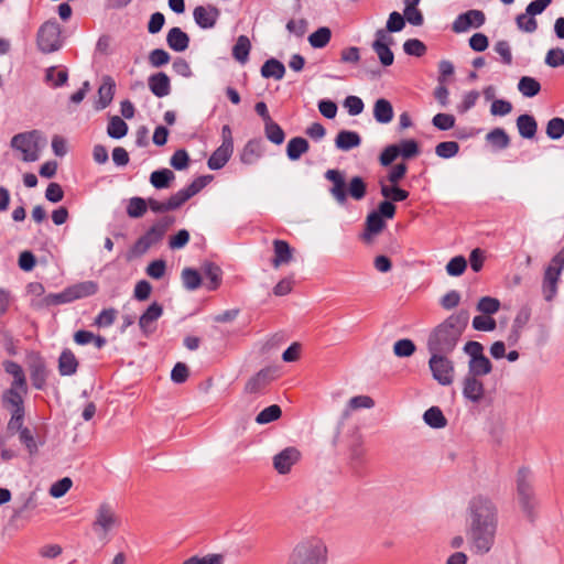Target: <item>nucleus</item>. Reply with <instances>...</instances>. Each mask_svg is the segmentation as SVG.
I'll list each match as a JSON object with an SVG mask.
<instances>
[{
	"instance_id": "1",
	"label": "nucleus",
	"mask_w": 564,
	"mask_h": 564,
	"mask_svg": "<svg viewBox=\"0 0 564 564\" xmlns=\"http://www.w3.org/2000/svg\"><path fill=\"white\" fill-rule=\"evenodd\" d=\"M466 538L475 554H487L495 544L498 528V510L490 498L478 495L467 508Z\"/></svg>"
},
{
	"instance_id": "2",
	"label": "nucleus",
	"mask_w": 564,
	"mask_h": 564,
	"mask_svg": "<svg viewBox=\"0 0 564 564\" xmlns=\"http://www.w3.org/2000/svg\"><path fill=\"white\" fill-rule=\"evenodd\" d=\"M469 322L467 310L449 315L441 324L434 327L426 341L429 352L452 354Z\"/></svg>"
},
{
	"instance_id": "3",
	"label": "nucleus",
	"mask_w": 564,
	"mask_h": 564,
	"mask_svg": "<svg viewBox=\"0 0 564 564\" xmlns=\"http://www.w3.org/2000/svg\"><path fill=\"white\" fill-rule=\"evenodd\" d=\"M324 177L332 182L333 185L328 192L339 205H345L348 196L355 200H361L367 194V184L361 176L351 177L347 184L344 171L330 169L324 173Z\"/></svg>"
},
{
	"instance_id": "4",
	"label": "nucleus",
	"mask_w": 564,
	"mask_h": 564,
	"mask_svg": "<svg viewBox=\"0 0 564 564\" xmlns=\"http://www.w3.org/2000/svg\"><path fill=\"white\" fill-rule=\"evenodd\" d=\"M327 546L318 538L305 539L297 543L288 560V564H327Z\"/></svg>"
},
{
	"instance_id": "5",
	"label": "nucleus",
	"mask_w": 564,
	"mask_h": 564,
	"mask_svg": "<svg viewBox=\"0 0 564 564\" xmlns=\"http://www.w3.org/2000/svg\"><path fill=\"white\" fill-rule=\"evenodd\" d=\"M517 495L520 507L530 521L534 520V510L538 500L531 481V473L528 468H520L517 474Z\"/></svg>"
},
{
	"instance_id": "6",
	"label": "nucleus",
	"mask_w": 564,
	"mask_h": 564,
	"mask_svg": "<svg viewBox=\"0 0 564 564\" xmlns=\"http://www.w3.org/2000/svg\"><path fill=\"white\" fill-rule=\"evenodd\" d=\"M98 292V284L94 281H84L75 283L59 293H51L45 296L47 305H59L70 303L75 300L91 296Z\"/></svg>"
},
{
	"instance_id": "7",
	"label": "nucleus",
	"mask_w": 564,
	"mask_h": 564,
	"mask_svg": "<svg viewBox=\"0 0 564 564\" xmlns=\"http://www.w3.org/2000/svg\"><path fill=\"white\" fill-rule=\"evenodd\" d=\"M564 270V247L551 259L546 267L542 281V293L544 300L553 301L557 294V283Z\"/></svg>"
},
{
	"instance_id": "8",
	"label": "nucleus",
	"mask_w": 564,
	"mask_h": 564,
	"mask_svg": "<svg viewBox=\"0 0 564 564\" xmlns=\"http://www.w3.org/2000/svg\"><path fill=\"white\" fill-rule=\"evenodd\" d=\"M429 368L432 377L441 386H449L454 381L455 367L453 360L448 358L449 354L430 352Z\"/></svg>"
},
{
	"instance_id": "9",
	"label": "nucleus",
	"mask_w": 564,
	"mask_h": 564,
	"mask_svg": "<svg viewBox=\"0 0 564 564\" xmlns=\"http://www.w3.org/2000/svg\"><path fill=\"white\" fill-rule=\"evenodd\" d=\"M37 47L43 53H52L62 47L61 26L56 20H50L37 30Z\"/></svg>"
},
{
	"instance_id": "10",
	"label": "nucleus",
	"mask_w": 564,
	"mask_h": 564,
	"mask_svg": "<svg viewBox=\"0 0 564 564\" xmlns=\"http://www.w3.org/2000/svg\"><path fill=\"white\" fill-rule=\"evenodd\" d=\"M212 180V175L199 176L195 178L187 187L182 188L171 195L170 198L166 199V205L169 206L170 212L180 208L189 198L199 193Z\"/></svg>"
},
{
	"instance_id": "11",
	"label": "nucleus",
	"mask_w": 564,
	"mask_h": 564,
	"mask_svg": "<svg viewBox=\"0 0 564 564\" xmlns=\"http://www.w3.org/2000/svg\"><path fill=\"white\" fill-rule=\"evenodd\" d=\"M212 180V175L199 176L195 178L187 187L182 188L171 195L170 198L166 199V205L169 206L170 212L180 208L189 198L199 193Z\"/></svg>"
},
{
	"instance_id": "12",
	"label": "nucleus",
	"mask_w": 564,
	"mask_h": 564,
	"mask_svg": "<svg viewBox=\"0 0 564 564\" xmlns=\"http://www.w3.org/2000/svg\"><path fill=\"white\" fill-rule=\"evenodd\" d=\"M10 147L22 161H35V131H26L13 135Z\"/></svg>"
},
{
	"instance_id": "13",
	"label": "nucleus",
	"mask_w": 564,
	"mask_h": 564,
	"mask_svg": "<svg viewBox=\"0 0 564 564\" xmlns=\"http://www.w3.org/2000/svg\"><path fill=\"white\" fill-rule=\"evenodd\" d=\"M486 22V15L482 11L471 9L456 17L452 24V30L455 33H464L470 28L478 29Z\"/></svg>"
},
{
	"instance_id": "14",
	"label": "nucleus",
	"mask_w": 564,
	"mask_h": 564,
	"mask_svg": "<svg viewBox=\"0 0 564 564\" xmlns=\"http://www.w3.org/2000/svg\"><path fill=\"white\" fill-rule=\"evenodd\" d=\"M301 453L297 448L290 446L273 456V467L280 475H286L300 460Z\"/></svg>"
},
{
	"instance_id": "15",
	"label": "nucleus",
	"mask_w": 564,
	"mask_h": 564,
	"mask_svg": "<svg viewBox=\"0 0 564 564\" xmlns=\"http://www.w3.org/2000/svg\"><path fill=\"white\" fill-rule=\"evenodd\" d=\"M367 463L366 449L360 441L355 442L348 449V468L354 477L360 478L364 476V467Z\"/></svg>"
},
{
	"instance_id": "16",
	"label": "nucleus",
	"mask_w": 564,
	"mask_h": 564,
	"mask_svg": "<svg viewBox=\"0 0 564 564\" xmlns=\"http://www.w3.org/2000/svg\"><path fill=\"white\" fill-rule=\"evenodd\" d=\"M219 17H220L219 9L212 4L197 6L193 10L194 21L203 30H208V29L215 28Z\"/></svg>"
},
{
	"instance_id": "17",
	"label": "nucleus",
	"mask_w": 564,
	"mask_h": 564,
	"mask_svg": "<svg viewBox=\"0 0 564 564\" xmlns=\"http://www.w3.org/2000/svg\"><path fill=\"white\" fill-rule=\"evenodd\" d=\"M118 524V518L115 514L113 509L111 506L107 502L101 503L96 513V520L93 523V528L96 532L99 530L102 531L104 534H106L108 531H110L113 527Z\"/></svg>"
},
{
	"instance_id": "18",
	"label": "nucleus",
	"mask_w": 564,
	"mask_h": 564,
	"mask_svg": "<svg viewBox=\"0 0 564 564\" xmlns=\"http://www.w3.org/2000/svg\"><path fill=\"white\" fill-rule=\"evenodd\" d=\"M479 378L466 375L463 379V395L473 403H479L485 395V387Z\"/></svg>"
},
{
	"instance_id": "19",
	"label": "nucleus",
	"mask_w": 564,
	"mask_h": 564,
	"mask_svg": "<svg viewBox=\"0 0 564 564\" xmlns=\"http://www.w3.org/2000/svg\"><path fill=\"white\" fill-rule=\"evenodd\" d=\"M163 235L153 225L132 246L137 256L144 254L153 245L163 239Z\"/></svg>"
},
{
	"instance_id": "20",
	"label": "nucleus",
	"mask_w": 564,
	"mask_h": 564,
	"mask_svg": "<svg viewBox=\"0 0 564 564\" xmlns=\"http://www.w3.org/2000/svg\"><path fill=\"white\" fill-rule=\"evenodd\" d=\"M163 314V306L158 302H153L140 316L139 327L144 336H149L153 333L154 328L151 324L158 321Z\"/></svg>"
},
{
	"instance_id": "21",
	"label": "nucleus",
	"mask_w": 564,
	"mask_h": 564,
	"mask_svg": "<svg viewBox=\"0 0 564 564\" xmlns=\"http://www.w3.org/2000/svg\"><path fill=\"white\" fill-rule=\"evenodd\" d=\"M264 153V145L263 141L260 138H254L249 140L241 153H240V161L243 164L251 165L254 164L260 158H262Z\"/></svg>"
},
{
	"instance_id": "22",
	"label": "nucleus",
	"mask_w": 564,
	"mask_h": 564,
	"mask_svg": "<svg viewBox=\"0 0 564 564\" xmlns=\"http://www.w3.org/2000/svg\"><path fill=\"white\" fill-rule=\"evenodd\" d=\"M148 86L150 91L158 98H163L171 93L170 77L163 72L150 75Z\"/></svg>"
},
{
	"instance_id": "23",
	"label": "nucleus",
	"mask_w": 564,
	"mask_h": 564,
	"mask_svg": "<svg viewBox=\"0 0 564 564\" xmlns=\"http://www.w3.org/2000/svg\"><path fill=\"white\" fill-rule=\"evenodd\" d=\"M274 257L271 261L273 268L278 269L283 264H288L293 259V249L290 243L285 240L275 239L273 240Z\"/></svg>"
},
{
	"instance_id": "24",
	"label": "nucleus",
	"mask_w": 564,
	"mask_h": 564,
	"mask_svg": "<svg viewBox=\"0 0 564 564\" xmlns=\"http://www.w3.org/2000/svg\"><path fill=\"white\" fill-rule=\"evenodd\" d=\"M191 39L181 28L174 26L166 34V43L174 52H184L188 48Z\"/></svg>"
},
{
	"instance_id": "25",
	"label": "nucleus",
	"mask_w": 564,
	"mask_h": 564,
	"mask_svg": "<svg viewBox=\"0 0 564 564\" xmlns=\"http://www.w3.org/2000/svg\"><path fill=\"white\" fill-rule=\"evenodd\" d=\"M116 83L111 76H105L98 89V101L96 109L101 110L108 107L115 96Z\"/></svg>"
},
{
	"instance_id": "26",
	"label": "nucleus",
	"mask_w": 564,
	"mask_h": 564,
	"mask_svg": "<svg viewBox=\"0 0 564 564\" xmlns=\"http://www.w3.org/2000/svg\"><path fill=\"white\" fill-rule=\"evenodd\" d=\"M79 362L75 354L65 348L58 357V372L62 377H70L77 372Z\"/></svg>"
},
{
	"instance_id": "27",
	"label": "nucleus",
	"mask_w": 564,
	"mask_h": 564,
	"mask_svg": "<svg viewBox=\"0 0 564 564\" xmlns=\"http://www.w3.org/2000/svg\"><path fill=\"white\" fill-rule=\"evenodd\" d=\"M26 393V386H14L8 389L2 395L4 406L12 408V411L23 408V395Z\"/></svg>"
},
{
	"instance_id": "28",
	"label": "nucleus",
	"mask_w": 564,
	"mask_h": 564,
	"mask_svg": "<svg viewBox=\"0 0 564 564\" xmlns=\"http://www.w3.org/2000/svg\"><path fill=\"white\" fill-rule=\"evenodd\" d=\"M272 379V370L270 368H263L247 381L245 391L247 393H257L268 386Z\"/></svg>"
},
{
	"instance_id": "29",
	"label": "nucleus",
	"mask_w": 564,
	"mask_h": 564,
	"mask_svg": "<svg viewBox=\"0 0 564 564\" xmlns=\"http://www.w3.org/2000/svg\"><path fill=\"white\" fill-rule=\"evenodd\" d=\"M67 80L68 70L66 68L57 69L56 66H50L44 72L43 83L50 88H59L64 86Z\"/></svg>"
},
{
	"instance_id": "30",
	"label": "nucleus",
	"mask_w": 564,
	"mask_h": 564,
	"mask_svg": "<svg viewBox=\"0 0 564 564\" xmlns=\"http://www.w3.org/2000/svg\"><path fill=\"white\" fill-rule=\"evenodd\" d=\"M361 138L358 132L350 130H340L335 138V145L338 150L350 151L359 147Z\"/></svg>"
},
{
	"instance_id": "31",
	"label": "nucleus",
	"mask_w": 564,
	"mask_h": 564,
	"mask_svg": "<svg viewBox=\"0 0 564 564\" xmlns=\"http://www.w3.org/2000/svg\"><path fill=\"white\" fill-rule=\"evenodd\" d=\"M386 227V221L380 215L371 212L366 217L365 223V231L362 234V239L366 241H370L373 236L380 234Z\"/></svg>"
},
{
	"instance_id": "32",
	"label": "nucleus",
	"mask_w": 564,
	"mask_h": 564,
	"mask_svg": "<svg viewBox=\"0 0 564 564\" xmlns=\"http://www.w3.org/2000/svg\"><path fill=\"white\" fill-rule=\"evenodd\" d=\"M232 153V148L219 145L209 156L207 161V166L213 171L223 169L230 160Z\"/></svg>"
},
{
	"instance_id": "33",
	"label": "nucleus",
	"mask_w": 564,
	"mask_h": 564,
	"mask_svg": "<svg viewBox=\"0 0 564 564\" xmlns=\"http://www.w3.org/2000/svg\"><path fill=\"white\" fill-rule=\"evenodd\" d=\"M310 150L308 141L303 137H294L286 144V156L290 161H297Z\"/></svg>"
},
{
	"instance_id": "34",
	"label": "nucleus",
	"mask_w": 564,
	"mask_h": 564,
	"mask_svg": "<svg viewBox=\"0 0 564 564\" xmlns=\"http://www.w3.org/2000/svg\"><path fill=\"white\" fill-rule=\"evenodd\" d=\"M517 128L523 139H533L538 131V122L532 115L523 113L517 118Z\"/></svg>"
},
{
	"instance_id": "35",
	"label": "nucleus",
	"mask_w": 564,
	"mask_h": 564,
	"mask_svg": "<svg viewBox=\"0 0 564 564\" xmlns=\"http://www.w3.org/2000/svg\"><path fill=\"white\" fill-rule=\"evenodd\" d=\"M203 273L207 280L206 288L215 291L219 288L223 279V270L214 262H206L203 265Z\"/></svg>"
},
{
	"instance_id": "36",
	"label": "nucleus",
	"mask_w": 564,
	"mask_h": 564,
	"mask_svg": "<svg viewBox=\"0 0 564 564\" xmlns=\"http://www.w3.org/2000/svg\"><path fill=\"white\" fill-rule=\"evenodd\" d=\"M492 371V364L489 358L484 355L480 358L474 357L468 360L467 376L484 377Z\"/></svg>"
},
{
	"instance_id": "37",
	"label": "nucleus",
	"mask_w": 564,
	"mask_h": 564,
	"mask_svg": "<svg viewBox=\"0 0 564 564\" xmlns=\"http://www.w3.org/2000/svg\"><path fill=\"white\" fill-rule=\"evenodd\" d=\"M380 185V194L384 197L386 200H390L392 203L403 202L408 199L410 193L406 189L394 184L388 185L383 180L379 181Z\"/></svg>"
},
{
	"instance_id": "38",
	"label": "nucleus",
	"mask_w": 564,
	"mask_h": 564,
	"mask_svg": "<svg viewBox=\"0 0 564 564\" xmlns=\"http://www.w3.org/2000/svg\"><path fill=\"white\" fill-rule=\"evenodd\" d=\"M393 107L388 99L380 98L375 102L373 117L379 123H389L393 119Z\"/></svg>"
},
{
	"instance_id": "39",
	"label": "nucleus",
	"mask_w": 564,
	"mask_h": 564,
	"mask_svg": "<svg viewBox=\"0 0 564 564\" xmlns=\"http://www.w3.org/2000/svg\"><path fill=\"white\" fill-rule=\"evenodd\" d=\"M285 75V66L276 58H269L261 66V76L264 78H274L280 80Z\"/></svg>"
},
{
	"instance_id": "40",
	"label": "nucleus",
	"mask_w": 564,
	"mask_h": 564,
	"mask_svg": "<svg viewBox=\"0 0 564 564\" xmlns=\"http://www.w3.org/2000/svg\"><path fill=\"white\" fill-rule=\"evenodd\" d=\"M175 178V174L169 169L153 171L150 175V183L156 189L167 188Z\"/></svg>"
},
{
	"instance_id": "41",
	"label": "nucleus",
	"mask_w": 564,
	"mask_h": 564,
	"mask_svg": "<svg viewBox=\"0 0 564 564\" xmlns=\"http://www.w3.org/2000/svg\"><path fill=\"white\" fill-rule=\"evenodd\" d=\"M486 140L496 150H505L510 145V137L502 128H495L487 133Z\"/></svg>"
},
{
	"instance_id": "42",
	"label": "nucleus",
	"mask_w": 564,
	"mask_h": 564,
	"mask_svg": "<svg viewBox=\"0 0 564 564\" xmlns=\"http://www.w3.org/2000/svg\"><path fill=\"white\" fill-rule=\"evenodd\" d=\"M250 50L251 43L248 36L240 35L232 47V56L237 62L245 64L249 58Z\"/></svg>"
},
{
	"instance_id": "43",
	"label": "nucleus",
	"mask_w": 564,
	"mask_h": 564,
	"mask_svg": "<svg viewBox=\"0 0 564 564\" xmlns=\"http://www.w3.org/2000/svg\"><path fill=\"white\" fill-rule=\"evenodd\" d=\"M423 420L433 429H443L447 424V420L438 406H431L427 409L424 412Z\"/></svg>"
},
{
	"instance_id": "44",
	"label": "nucleus",
	"mask_w": 564,
	"mask_h": 564,
	"mask_svg": "<svg viewBox=\"0 0 564 564\" xmlns=\"http://www.w3.org/2000/svg\"><path fill=\"white\" fill-rule=\"evenodd\" d=\"M181 279L183 286L188 291L197 290L202 285V274L193 268H184Z\"/></svg>"
},
{
	"instance_id": "45",
	"label": "nucleus",
	"mask_w": 564,
	"mask_h": 564,
	"mask_svg": "<svg viewBox=\"0 0 564 564\" xmlns=\"http://www.w3.org/2000/svg\"><path fill=\"white\" fill-rule=\"evenodd\" d=\"M518 89L524 97L532 98L540 93L541 85L535 78L523 76L518 83Z\"/></svg>"
},
{
	"instance_id": "46",
	"label": "nucleus",
	"mask_w": 564,
	"mask_h": 564,
	"mask_svg": "<svg viewBox=\"0 0 564 564\" xmlns=\"http://www.w3.org/2000/svg\"><path fill=\"white\" fill-rule=\"evenodd\" d=\"M332 37V31L327 26H321L308 36V42L314 48L325 47Z\"/></svg>"
},
{
	"instance_id": "47",
	"label": "nucleus",
	"mask_w": 564,
	"mask_h": 564,
	"mask_svg": "<svg viewBox=\"0 0 564 564\" xmlns=\"http://www.w3.org/2000/svg\"><path fill=\"white\" fill-rule=\"evenodd\" d=\"M107 133L112 139H121L128 133V124L122 118L113 116L109 120Z\"/></svg>"
},
{
	"instance_id": "48",
	"label": "nucleus",
	"mask_w": 564,
	"mask_h": 564,
	"mask_svg": "<svg viewBox=\"0 0 564 564\" xmlns=\"http://www.w3.org/2000/svg\"><path fill=\"white\" fill-rule=\"evenodd\" d=\"M264 134L270 142L276 145L282 144L285 140V133L283 129L273 120L264 123Z\"/></svg>"
},
{
	"instance_id": "49",
	"label": "nucleus",
	"mask_w": 564,
	"mask_h": 564,
	"mask_svg": "<svg viewBox=\"0 0 564 564\" xmlns=\"http://www.w3.org/2000/svg\"><path fill=\"white\" fill-rule=\"evenodd\" d=\"M4 371L13 377V381L11 384L14 386H26L25 376L23 369L20 365L14 361L6 360L2 364Z\"/></svg>"
},
{
	"instance_id": "50",
	"label": "nucleus",
	"mask_w": 564,
	"mask_h": 564,
	"mask_svg": "<svg viewBox=\"0 0 564 564\" xmlns=\"http://www.w3.org/2000/svg\"><path fill=\"white\" fill-rule=\"evenodd\" d=\"M371 47L378 55V58L382 66L388 67L393 64L394 54L391 51L390 46L386 45V43L372 42Z\"/></svg>"
},
{
	"instance_id": "51",
	"label": "nucleus",
	"mask_w": 564,
	"mask_h": 564,
	"mask_svg": "<svg viewBox=\"0 0 564 564\" xmlns=\"http://www.w3.org/2000/svg\"><path fill=\"white\" fill-rule=\"evenodd\" d=\"M148 209L147 200L142 197H131L127 205V214L130 218H141Z\"/></svg>"
},
{
	"instance_id": "52",
	"label": "nucleus",
	"mask_w": 564,
	"mask_h": 564,
	"mask_svg": "<svg viewBox=\"0 0 564 564\" xmlns=\"http://www.w3.org/2000/svg\"><path fill=\"white\" fill-rule=\"evenodd\" d=\"M282 415V410L278 404H272L270 406L264 408L262 411L258 413L256 416V422L258 424H268L273 421H276Z\"/></svg>"
},
{
	"instance_id": "53",
	"label": "nucleus",
	"mask_w": 564,
	"mask_h": 564,
	"mask_svg": "<svg viewBox=\"0 0 564 564\" xmlns=\"http://www.w3.org/2000/svg\"><path fill=\"white\" fill-rule=\"evenodd\" d=\"M400 156L404 160L415 158L420 154L419 143L414 139H403L399 143Z\"/></svg>"
},
{
	"instance_id": "54",
	"label": "nucleus",
	"mask_w": 564,
	"mask_h": 564,
	"mask_svg": "<svg viewBox=\"0 0 564 564\" xmlns=\"http://www.w3.org/2000/svg\"><path fill=\"white\" fill-rule=\"evenodd\" d=\"M225 555L219 553H209L204 556L193 555L182 564H224Z\"/></svg>"
},
{
	"instance_id": "55",
	"label": "nucleus",
	"mask_w": 564,
	"mask_h": 564,
	"mask_svg": "<svg viewBox=\"0 0 564 564\" xmlns=\"http://www.w3.org/2000/svg\"><path fill=\"white\" fill-rule=\"evenodd\" d=\"M459 151V144L456 141L440 142L435 147V154L442 159H452Z\"/></svg>"
},
{
	"instance_id": "56",
	"label": "nucleus",
	"mask_w": 564,
	"mask_h": 564,
	"mask_svg": "<svg viewBox=\"0 0 564 564\" xmlns=\"http://www.w3.org/2000/svg\"><path fill=\"white\" fill-rule=\"evenodd\" d=\"M545 132L551 140L561 139L564 135V119L560 117L550 119Z\"/></svg>"
},
{
	"instance_id": "57",
	"label": "nucleus",
	"mask_w": 564,
	"mask_h": 564,
	"mask_svg": "<svg viewBox=\"0 0 564 564\" xmlns=\"http://www.w3.org/2000/svg\"><path fill=\"white\" fill-rule=\"evenodd\" d=\"M516 23L518 29L525 33H533L538 29V22L534 15L528 14L527 11L517 15Z\"/></svg>"
},
{
	"instance_id": "58",
	"label": "nucleus",
	"mask_w": 564,
	"mask_h": 564,
	"mask_svg": "<svg viewBox=\"0 0 564 564\" xmlns=\"http://www.w3.org/2000/svg\"><path fill=\"white\" fill-rule=\"evenodd\" d=\"M477 311L486 315H492L500 308V302L498 299L491 296H482L476 306Z\"/></svg>"
},
{
	"instance_id": "59",
	"label": "nucleus",
	"mask_w": 564,
	"mask_h": 564,
	"mask_svg": "<svg viewBox=\"0 0 564 564\" xmlns=\"http://www.w3.org/2000/svg\"><path fill=\"white\" fill-rule=\"evenodd\" d=\"M415 345L411 339H399L393 345V352L397 357H410L415 352Z\"/></svg>"
},
{
	"instance_id": "60",
	"label": "nucleus",
	"mask_w": 564,
	"mask_h": 564,
	"mask_svg": "<svg viewBox=\"0 0 564 564\" xmlns=\"http://www.w3.org/2000/svg\"><path fill=\"white\" fill-rule=\"evenodd\" d=\"M466 268V259L463 256H456L446 264V272L451 276H459L465 272Z\"/></svg>"
},
{
	"instance_id": "61",
	"label": "nucleus",
	"mask_w": 564,
	"mask_h": 564,
	"mask_svg": "<svg viewBox=\"0 0 564 564\" xmlns=\"http://www.w3.org/2000/svg\"><path fill=\"white\" fill-rule=\"evenodd\" d=\"M426 45L417 39H409L403 44V51L411 56L421 57L426 53Z\"/></svg>"
},
{
	"instance_id": "62",
	"label": "nucleus",
	"mask_w": 564,
	"mask_h": 564,
	"mask_svg": "<svg viewBox=\"0 0 564 564\" xmlns=\"http://www.w3.org/2000/svg\"><path fill=\"white\" fill-rule=\"evenodd\" d=\"M497 327L496 321L490 316L477 315L473 318V328L479 332H492Z\"/></svg>"
},
{
	"instance_id": "63",
	"label": "nucleus",
	"mask_w": 564,
	"mask_h": 564,
	"mask_svg": "<svg viewBox=\"0 0 564 564\" xmlns=\"http://www.w3.org/2000/svg\"><path fill=\"white\" fill-rule=\"evenodd\" d=\"M117 314L118 311L113 307L105 308L95 317V325L109 327L115 323Z\"/></svg>"
},
{
	"instance_id": "64",
	"label": "nucleus",
	"mask_w": 564,
	"mask_h": 564,
	"mask_svg": "<svg viewBox=\"0 0 564 564\" xmlns=\"http://www.w3.org/2000/svg\"><path fill=\"white\" fill-rule=\"evenodd\" d=\"M545 64L550 67L556 68L564 65V50L555 47L549 50L545 56Z\"/></svg>"
}]
</instances>
